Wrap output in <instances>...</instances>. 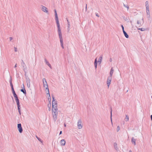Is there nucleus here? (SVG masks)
<instances>
[{
  "mask_svg": "<svg viewBox=\"0 0 152 152\" xmlns=\"http://www.w3.org/2000/svg\"><path fill=\"white\" fill-rule=\"evenodd\" d=\"M83 126V124L82 121L81 119H79L77 121V127L78 129H81Z\"/></svg>",
  "mask_w": 152,
  "mask_h": 152,
  "instance_id": "obj_1",
  "label": "nucleus"
},
{
  "mask_svg": "<svg viewBox=\"0 0 152 152\" xmlns=\"http://www.w3.org/2000/svg\"><path fill=\"white\" fill-rule=\"evenodd\" d=\"M52 113L54 120L56 121L58 115V109H52Z\"/></svg>",
  "mask_w": 152,
  "mask_h": 152,
  "instance_id": "obj_2",
  "label": "nucleus"
},
{
  "mask_svg": "<svg viewBox=\"0 0 152 152\" xmlns=\"http://www.w3.org/2000/svg\"><path fill=\"white\" fill-rule=\"evenodd\" d=\"M55 19L57 24V28L60 27L59 22L58 20V18L57 13L56 11V10H54Z\"/></svg>",
  "mask_w": 152,
  "mask_h": 152,
  "instance_id": "obj_3",
  "label": "nucleus"
},
{
  "mask_svg": "<svg viewBox=\"0 0 152 152\" xmlns=\"http://www.w3.org/2000/svg\"><path fill=\"white\" fill-rule=\"evenodd\" d=\"M58 35L59 36V37L60 39V41L61 44H63V41L62 39V34L61 32V30L60 27L58 28Z\"/></svg>",
  "mask_w": 152,
  "mask_h": 152,
  "instance_id": "obj_4",
  "label": "nucleus"
},
{
  "mask_svg": "<svg viewBox=\"0 0 152 152\" xmlns=\"http://www.w3.org/2000/svg\"><path fill=\"white\" fill-rule=\"evenodd\" d=\"M52 109H58L57 103L56 102L55 100V99H54V98L53 97V100H52Z\"/></svg>",
  "mask_w": 152,
  "mask_h": 152,
  "instance_id": "obj_5",
  "label": "nucleus"
},
{
  "mask_svg": "<svg viewBox=\"0 0 152 152\" xmlns=\"http://www.w3.org/2000/svg\"><path fill=\"white\" fill-rule=\"evenodd\" d=\"M41 7V10L42 11L47 14H49V11L48 8L43 5H42Z\"/></svg>",
  "mask_w": 152,
  "mask_h": 152,
  "instance_id": "obj_6",
  "label": "nucleus"
},
{
  "mask_svg": "<svg viewBox=\"0 0 152 152\" xmlns=\"http://www.w3.org/2000/svg\"><path fill=\"white\" fill-rule=\"evenodd\" d=\"M26 82L27 84V86L28 88H29L30 87V80L28 77H26Z\"/></svg>",
  "mask_w": 152,
  "mask_h": 152,
  "instance_id": "obj_7",
  "label": "nucleus"
},
{
  "mask_svg": "<svg viewBox=\"0 0 152 152\" xmlns=\"http://www.w3.org/2000/svg\"><path fill=\"white\" fill-rule=\"evenodd\" d=\"M112 77H108L107 78V84L108 87H109L110 84V82L112 80Z\"/></svg>",
  "mask_w": 152,
  "mask_h": 152,
  "instance_id": "obj_8",
  "label": "nucleus"
},
{
  "mask_svg": "<svg viewBox=\"0 0 152 152\" xmlns=\"http://www.w3.org/2000/svg\"><path fill=\"white\" fill-rule=\"evenodd\" d=\"M18 129L20 133H21L23 132V129L20 124H18Z\"/></svg>",
  "mask_w": 152,
  "mask_h": 152,
  "instance_id": "obj_9",
  "label": "nucleus"
},
{
  "mask_svg": "<svg viewBox=\"0 0 152 152\" xmlns=\"http://www.w3.org/2000/svg\"><path fill=\"white\" fill-rule=\"evenodd\" d=\"M137 23L139 26L142 25L143 23V18L141 19L138 20L137 21Z\"/></svg>",
  "mask_w": 152,
  "mask_h": 152,
  "instance_id": "obj_10",
  "label": "nucleus"
},
{
  "mask_svg": "<svg viewBox=\"0 0 152 152\" xmlns=\"http://www.w3.org/2000/svg\"><path fill=\"white\" fill-rule=\"evenodd\" d=\"M146 12L147 14V17L148 18H150L151 17V15L149 9L146 10Z\"/></svg>",
  "mask_w": 152,
  "mask_h": 152,
  "instance_id": "obj_11",
  "label": "nucleus"
},
{
  "mask_svg": "<svg viewBox=\"0 0 152 152\" xmlns=\"http://www.w3.org/2000/svg\"><path fill=\"white\" fill-rule=\"evenodd\" d=\"M145 6L146 7V10L149 9V3L147 1H146L145 2Z\"/></svg>",
  "mask_w": 152,
  "mask_h": 152,
  "instance_id": "obj_12",
  "label": "nucleus"
},
{
  "mask_svg": "<svg viewBox=\"0 0 152 152\" xmlns=\"http://www.w3.org/2000/svg\"><path fill=\"white\" fill-rule=\"evenodd\" d=\"M42 82H43V86H45L48 85L46 80L45 78H43L42 79Z\"/></svg>",
  "mask_w": 152,
  "mask_h": 152,
  "instance_id": "obj_13",
  "label": "nucleus"
},
{
  "mask_svg": "<svg viewBox=\"0 0 152 152\" xmlns=\"http://www.w3.org/2000/svg\"><path fill=\"white\" fill-rule=\"evenodd\" d=\"M66 143V141L64 140H62L60 142V144L61 145H64Z\"/></svg>",
  "mask_w": 152,
  "mask_h": 152,
  "instance_id": "obj_14",
  "label": "nucleus"
},
{
  "mask_svg": "<svg viewBox=\"0 0 152 152\" xmlns=\"http://www.w3.org/2000/svg\"><path fill=\"white\" fill-rule=\"evenodd\" d=\"M136 139H134V137H132V138L131 141L132 143L134 144V145H136Z\"/></svg>",
  "mask_w": 152,
  "mask_h": 152,
  "instance_id": "obj_15",
  "label": "nucleus"
},
{
  "mask_svg": "<svg viewBox=\"0 0 152 152\" xmlns=\"http://www.w3.org/2000/svg\"><path fill=\"white\" fill-rule=\"evenodd\" d=\"M114 70L113 68H112L110 70V76L109 77H112V75L113 73Z\"/></svg>",
  "mask_w": 152,
  "mask_h": 152,
  "instance_id": "obj_16",
  "label": "nucleus"
},
{
  "mask_svg": "<svg viewBox=\"0 0 152 152\" xmlns=\"http://www.w3.org/2000/svg\"><path fill=\"white\" fill-rule=\"evenodd\" d=\"M113 145L115 149L116 150H118V146L116 142H114L113 144Z\"/></svg>",
  "mask_w": 152,
  "mask_h": 152,
  "instance_id": "obj_17",
  "label": "nucleus"
},
{
  "mask_svg": "<svg viewBox=\"0 0 152 152\" xmlns=\"http://www.w3.org/2000/svg\"><path fill=\"white\" fill-rule=\"evenodd\" d=\"M94 64L95 69H96L97 68V61L96 58L95 60L94 63Z\"/></svg>",
  "mask_w": 152,
  "mask_h": 152,
  "instance_id": "obj_18",
  "label": "nucleus"
},
{
  "mask_svg": "<svg viewBox=\"0 0 152 152\" xmlns=\"http://www.w3.org/2000/svg\"><path fill=\"white\" fill-rule=\"evenodd\" d=\"M46 92L47 93V95L50 98V94L49 93V89H46L45 90Z\"/></svg>",
  "mask_w": 152,
  "mask_h": 152,
  "instance_id": "obj_19",
  "label": "nucleus"
},
{
  "mask_svg": "<svg viewBox=\"0 0 152 152\" xmlns=\"http://www.w3.org/2000/svg\"><path fill=\"white\" fill-rule=\"evenodd\" d=\"M123 32L126 37V38H128L129 36V35L126 33L125 31H123Z\"/></svg>",
  "mask_w": 152,
  "mask_h": 152,
  "instance_id": "obj_20",
  "label": "nucleus"
},
{
  "mask_svg": "<svg viewBox=\"0 0 152 152\" xmlns=\"http://www.w3.org/2000/svg\"><path fill=\"white\" fill-rule=\"evenodd\" d=\"M102 59V56H100L99 58L98 62L99 63V64L101 63Z\"/></svg>",
  "mask_w": 152,
  "mask_h": 152,
  "instance_id": "obj_21",
  "label": "nucleus"
},
{
  "mask_svg": "<svg viewBox=\"0 0 152 152\" xmlns=\"http://www.w3.org/2000/svg\"><path fill=\"white\" fill-rule=\"evenodd\" d=\"M50 102H49V104H48V107L49 108V109H48V110L49 111H50V107H51V103H50V101H49Z\"/></svg>",
  "mask_w": 152,
  "mask_h": 152,
  "instance_id": "obj_22",
  "label": "nucleus"
},
{
  "mask_svg": "<svg viewBox=\"0 0 152 152\" xmlns=\"http://www.w3.org/2000/svg\"><path fill=\"white\" fill-rule=\"evenodd\" d=\"M129 120V116L128 115H126L125 121H128Z\"/></svg>",
  "mask_w": 152,
  "mask_h": 152,
  "instance_id": "obj_23",
  "label": "nucleus"
},
{
  "mask_svg": "<svg viewBox=\"0 0 152 152\" xmlns=\"http://www.w3.org/2000/svg\"><path fill=\"white\" fill-rule=\"evenodd\" d=\"M10 86H11V88H12V91H14V90L13 85L12 84V83L11 81H10Z\"/></svg>",
  "mask_w": 152,
  "mask_h": 152,
  "instance_id": "obj_24",
  "label": "nucleus"
},
{
  "mask_svg": "<svg viewBox=\"0 0 152 152\" xmlns=\"http://www.w3.org/2000/svg\"><path fill=\"white\" fill-rule=\"evenodd\" d=\"M12 93L13 95V96L14 97H16V96H17V95L15 94V93L14 91V90L12 91Z\"/></svg>",
  "mask_w": 152,
  "mask_h": 152,
  "instance_id": "obj_25",
  "label": "nucleus"
},
{
  "mask_svg": "<svg viewBox=\"0 0 152 152\" xmlns=\"http://www.w3.org/2000/svg\"><path fill=\"white\" fill-rule=\"evenodd\" d=\"M20 91L23 92L24 94H26V90H25V89L24 88V89H21L20 90Z\"/></svg>",
  "mask_w": 152,
  "mask_h": 152,
  "instance_id": "obj_26",
  "label": "nucleus"
},
{
  "mask_svg": "<svg viewBox=\"0 0 152 152\" xmlns=\"http://www.w3.org/2000/svg\"><path fill=\"white\" fill-rule=\"evenodd\" d=\"M46 64L50 68H51V65L49 63L48 61H46Z\"/></svg>",
  "mask_w": 152,
  "mask_h": 152,
  "instance_id": "obj_27",
  "label": "nucleus"
},
{
  "mask_svg": "<svg viewBox=\"0 0 152 152\" xmlns=\"http://www.w3.org/2000/svg\"><path fill=\"white\" fill-rule=\"evenodd\" d=\"M138 30H141V31H144L145 30V29L144 28H138Z\"/></svg>",
  "mask_w": 152,
  "mask_h": 152,
  "instance_id": "obj_28",
  "label": "nucleus"
},
{
  "mask_svg": "<svg viewBox=\"0 0 152 152\" xmlns=\"http://www.w3.org/2000/svg\"><path fill=\"white\" fill-rule=\"evenodd\" d=\"M44 87V88H45L46 89H48V85H45V86H43Z\"/></svg>",
  "mask_w": 152,
  "mask_h": 152,
  "instance_id": "obj_29",
  "label": "nucleus"
},
{
  "mask_svg": "<svg viewBox=\"0 0 152 152\" xmlns=\"http://www.w3.org/2000/svg\"><path fill=\"white\" fill-rule=\"evenodd\" d=\"M73 104L72 103L71 104H70V105L69 106L70 107H71L72 108H73Z\"/></svg>",
  "mask_w": 152,
  "mask_h": 152,
  "instance_id": "obj_30",
  "label": "nucleus"
},
{
  "mask_svg": "<svg viewBox=\"0 0 152 152\" xmlns=\"http://www.w3.org/2000/svg\"><path fill=\"white\" fill-rule=\"evenodd\" d=\"M16 101L17 105H20V103H19V100H18V101Z\"/></svg>",
  "mask_w": 152,
  "mask_h": 152,
  "instance_id": "obj_31",
  "label": "nucleus"
},
{
  "mask_svg": "<svg viewBox=\"0 0 152 152\" xmlns=\"http://www.w3.org/2000/svg\"><path fill=\"white\" fill-rule=\"evenodd\" d=\"M120 129V127L119 126H118L117 128V132H118Z\"/></svg>",
  "mask_w": 152,
  "mask_h": 152,
  "instance_id": "obj_32",
  "label": "nucleus"
},
{
  "mask_svg": "<svg viewBox=\"0 0 152 152\" xmlns=\"http://www.w3.org/2000/svg\"><path fill=\"white\" fill-rule=\"evenodd\" d=\"M124 6L125 7L127 8L128 10V9L129 7H128V6L127 5H125V4H124Z\"/></svg>",
  "mask_w": 152,
  "mask_h": 152,
  "instance_id": "obj_33",
  "label": "nucleus"
},
{
  "mask_svg": "<svg viewBox=\"0 0 152 152\" xmlns=\"http://www.w3.org/2000/svg\"><path fill=\"white\" fill-rule=\"evenodd\" d=\"M18 106V110H20V105H17Z\"/></svg>",
  "mask_w": 152,
  "mask_h": 152,
  "instance_id": "obj_34",
  "label": "nucleus"
},
{
  "mask_svg": "<svg viewBox=\"0 0 152 152\" xmlns=\"http://www.w3.org/2000/svg\"><path fill=\"white\" fill-rule=\"evenodd\" d=\"M15 97V100L16 101H18L19 100L17 96H16V97Z\"/></svg>",
  "mask_w": 152,
  "mask_h": 152,
  "instance_id": "obj_35",
  "label": "nucleus"
},
{
  "mask_svg": "<svg viewBox=\"0 0 152 152\" xmlns=\"http://www.w3.org/2000/svg\"><path fill=\"white\" fill-rule=\"evenodd\" d=\"M121 27L122 28V30H123V31H124V27L122 25H121Z\"/></svg>",
  "mask_w": 152,
  "mask_h": 152,
  "instance_id": "obj_36",
  "label": "nucleus"
},
{
  "mask_svg": "<svg viewBox=\"0 0 152 152\" xmlns=\"http://www.w3.org/2000/svg\"><path fill=\"white\" fill-rule=\"evenodd\" d=\"M12 39V38L11 37H9V39L10 41H11Z\"/></svg>",
  "mask_w": 152,
  "mask_h": 152,
  "instance_id": "obj_37",
  "label": "nucleus"
},
{
  "mask_svg": "<svg viewBox=\"0 0 152 152\" xmlns=\"http://www.w3.org/2000/svg\"><path fill=\"white\" fill-rule=\"evenodd\" d=\"M111 122H112V111H111Z\"/></svg>",
  "mask_w": 152,
  "mask_h": 152,
  "instance_id": "obj_38",
  "label": "nucleus"
},
{
  "mask_svg": "<svg viewBox=\"0 0 152 152\" xmlns=\"http://www.w3.org/2000/svg\"><path fill=\"white\" fill-rule=\"evenodd\" d=\"M61 46L62 47V48L63 49L64 48V47L63 46V44H61Z\"/></svg>",
  "mask_w": 152,
  "mask_h": 152,
  "instance_id": "obj_39",
  "label": "nucleus"
},
{
  "mask_svg": "<svg viewBox=\"0 0 152 152\" xmlns=\"http://www.w3.org/2000/svg\"><path fill=\"white\" fill-rule=\"evenodd\" d=\"M96 16H97L98 17H99L98 14H97V13H96Z\"/></svg>",
  "mask_w": 152,
  "mask_h": 152,
  "instance_id": "obj_40",
  "label": "nucleus"
},
{
  "mask_svg": "<svg viewBox=\"0 0 152 152\" xmlns=\"http://www.w3.org/2000/svg\"><path fill=\"white\" fill-rule=\"evenodd\" d=\"M70 24L69 23H68V28H69L70 27Z\"/></svg>",
  "mask_w": 152,
  "mask_h": 152,
  "instance_id": "obj_41",
  "label": "nucleus"
},
{
  "mask_svg": "<svg viewBox=\"0 0 152 152\" xmlns=\"http://www.w3.org/2000/svg\"><path fill=\"white\" fill-rule=\"evenodd\" d=\"M112 58H110V60H109V61H110V62H111V61H112Z\"/></svg>",
  "mask_w": 152,
  "mask_h": 152,
  "instance_id": "obj_42",
  "label": "nucleus"
},
{
  "mask_svg": "<svg viewBox=\"0 0 152 152\" xmlns=\"http://www.w3.org/2000/svg\"><path fill=\"white\" fill-rule=\"evenodd\" d=\"M36 137L39 140H40V139L37 136H36Z\"/></svg>",
  "mask_w": 152,
  "mask_h": 152,
  "instance_id": "obj_43",
  "label": "nucleus"
},
{
  "mask_svg": "<svg viewBox=\"0 0 152 152\" xmlns=\"http://www.w3.org/2000/svg\"><path fill=\"white\" fill-rule=\"evenodd\" d=\"M151 120L152 121V115H151Z\"/></svg>",
  "mask_w": 152,
  "mask_h": 152,
  "instance_id": "obj_44",
  "label": "nucleus"
},
{
  "mask_svg": "<svg viewBox=\"0 0 152 152\" xmlns=\"http://www.w3.org/2000/svg\"><path fill=\"white\" fill-rule=\"evenodd\" d=\"M18 112L20 114V115L21 114V113H20V110H18Z\"/></svg>",
  "mask_w": 152,
  "mask_h": 152,
  "instance_id": "obj_45",
  "label": "nucleus"
},
{
  "mask_svg": "<svg viewBox=\"0 0 152 152\" xmlns=\"http://www.w3.org/2000/svg\"><path fill=\"white\" fill-rule=\"evenodd\" d=\"M62 133V131H61L60 132V133H59V135H60Z\"/></svg>",
  "mask_w": 152,
  "mask_h": 152,
  "instance_id": "obj_46",
  "label": "nucleus"
},
{
  "mask_svg": "<svg viewBox=\"0 0 152 152\" xmlns=\"http://www.w3.org/2000/svg\"><path fill=\"white\" fill-rule=\"evenodd\" d=\"M17 67V64H16L15 66V67Z\"/></svg>",
  "mask_w": 152,
  "mask_h": 152,
  "instance_id": "obj_47",
  "label": "nucleus"
},
{
  "mask_svg": "<svg viewBox=\"0 0 152 152\" xmlns=\"http://www.w3.org/2000/svg\"><path fill=\"white\" fill-rule=\"evenodd\" d=\"M15 51H17V49L16 48H15Z\"/></svg>",
  "mask_w": 152,
  "mask_h": 152,
  "instance_id": "obj_48",
  "label": "nucleus"
},
{
  "mask_svg": "<svg viewBox=\"0 0 152 152\" xmlns=\"http://www.w3.org/2000/svg\"><path fill=\"white\" fill-rule=\"evenodd\" d=\"M125 20H128V19L127 18H126Z\"/></svg>",
  "mask_w": 152,
  "mask_h": 152,
  "instance_id": "obj_49",
  "label": "nucleus"
},
{
  "mask_svg": "<svg viewBox=\"0 0 152 152\" xmlns=\"http://www.w3.org/2000/svg\"><path fill=\"white\" fill-rule=\"evenodd\" d=\"M87 9V5H86V10Z\"/></svg>",
  "mask_w": 152,
  "mask_h": 152,
  "instance_id": "obj_50",
  "label": "nucleus"
},
{
  "mask_svg": "<svg viewBox=\"0 0 152 152\" xmlns=\"http://www.w3.org/2000/svg\"><path fill=\"white\" fill-rule=\"evenodd\" d=\"M129 152H132V151H131V150H130Z\"/></svg>",
  "mask_w": 152,
  "mask_h": 152,
  "instance_id": "obj_51",
  "label": "nucleus"
},
{
  "mask_svg": "<svg viewBox=\"0 0 152 152\" xmlns=\"http://www.w3.org/2000/svg\"><path fill=\"white\" fill-rule=\"evenodd\" d=\"M23 87H24V85L23 84Z\"/></svg>",
  "mask_w": 152,
  "mask_h": 152,
  "instance_id": "obj_52",
  "label": "nucleus"
},
{
  "mask_svg": "<svg viewBox=\"0 0 152 152\" xmlns=\"http://www.w3.org/2000/svg\"><path fill=\"white\" fill-rule=\"evenodd\" d=\"M64 125H65V126H66L65 124H64Z\"/></svg>",
  "mask_w": 152,
  "mask_h": 152,
  "instance_id": "obj_53",
  "label": "nucleus"
},
{
  "mask_svg": "<svg viewBox=\"0 0 152 152\" xmlns=\"http://www.w3.org/2000/svg\"><path fill=\"white\" fill-rule=\"evenodd\" d=\"M151 98H152V96H151Z\"/></svg>",
  "mask_w": 152,
  "mask_h": 152,
  "instance_id": "obj_54",
  "label": "nucleus"
}]
</instances>
